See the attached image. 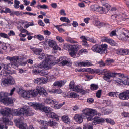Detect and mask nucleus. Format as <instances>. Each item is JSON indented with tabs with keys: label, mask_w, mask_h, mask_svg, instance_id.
<instances>
[{
	"label": "nucleus",
	"mask_w": 129,
	"mask_h": 129,
	"mask_svg": "<svg viewBox=\"0 0 129 129\" xmlns=\"http://www.w3.org/2000/svg\"><path fill=\"white\" fill-rule=\"evenodd\" d=\"M6 110L1 109L0 110V114L3 116V121L5 124L8 125H12L13 123L10 120L12 118L13 116H19L23 115L26 116H30L34 114V113L28 106H25L23 107L18 109L13 110V113L10 114L9 112L11 109L8 108H6Z\"/></svg>",
	"instance_id": "f257e3e1"
},
{
	"label": "nucleus",
	"mask_w": 129,
	"mask_h": 129,
	"mask_svg": "<svg viewBox=\"0 0 129 129\" xmlns=\"http://www.w3.org/2000/svg\"><path fill=\"white\" fill-rule=\"evenodd\" d=\"M38 58L40 59L45 58L44 61L38 65V67L41 68H48V69H49L52 66L55 65L56 63V62L54 61L55 58L52 56L42 53L38 56Z\"/></svg>",
	"instance_id": "f03ea898"
},
{
	"label": "nucleus",
	"mask_w": 129,
	"mask_h": 129,
	"mask_svg": "<svg viewBox=\"0 0 129 129\" xmlns=\"http://www.w3.org/2000/svg\"><path fill=\"white\" fill-rule=\"evenodd\" d=\"M83 112L84 114L89 117L87 118L88 121H91L94 120L92 122L93 125H96L101 123L104 122L105 120L103 118H100L96 116L94 118L93 117L97 114V111L95 110L89 108H86L83 110Z\"/></svg>",
	"instance_id": "7ed1b4c3"
},
{
	"label": "nucleus",
	"mask_w": 129,
	"mask_h": 129,
	"mask_svg": "<svg viewBox=\"0 0 129 129\" xmlns=\"http://www.w3.org/2000/svg\"><path fill=\"white\" fill-rule=\"evenodd\" d=\"M15 89V88H13L11 90L9 94L2 92H0V101L1 103L6 105H8L9 104L12 103L13 102V99L11 98L6 96L12 95L13 94V92Z\"/></svg>",
	"instance_id": "20e7f679"
},
{
	"label": "nucleus",
	"mask_w": 129,
	"mask_h": 129,
	"mask_svg": "<svg viewBox=\"0 0 129 129\" xmlns=\"http://www.w3.org/2000/svg\"><path fill=\"white\" fill-rule=\"evenodd\" d=\"M10 72H7L2 70L1 72V74L3 77H6L7 79H3L1 84L3 86H5L6 84H13L15 83L14 79L10 75Z\"/></svg>",
	"instance_id": "39448f33"
},
{
	"label": "nucleus",
	"mask_w": 129,
	"mask_h": 129,
	"mask_svg": "<svg viewBox=\"0 0 129 129\" xmlns=\"http://www.w3.org/2000/svg\"><path fill=\"white\" fill-rule=\"evenodd\" d=\"M106 5V8H105V6L100 7L96 5H92L91 6L90 9L93 11H96L99 12L101 13H106L109 10V6L107 4Z\"/></svg>",
	"instance_id": "423d86ee"
},
{
	"label": "nucleus",
	"mask_w": 129,
	"mask_h": 129,
	"mask_svg": "<svg viewBox=\"0 0 129 129\" xmlns=\"http://www.w3.org/2000/svg\"><path fill=\"white\" fill-rule=\"evenodd\" d=\"M55 58V60L54 61L56 62L55 64H56V63L59 62V63H60V66H64L68 65L71 63L70 59L66 56L61 57L56 62L55 61L56 60V58Z\"/></svg>",
	"instance_id": "0eeeda50"
},
{
	"label": "nucleus",
	"mask_w": 129,
	"mask_h": 129,
	"mask_svg": "<svg viewBox=\"0 0 129 129\" xmlns=\"http://www.w3.org/2000/svg\"><path fill=\"white\" fill-rule=\"evenodd\" d=\"M16 90L18 94L23 97L27 99L30 97V95L29 91H25L20 87L17 88Z\"/></svg>",
	"instance_id": "6e6552de"
},
{
	"label": "nucleus",
	"mask_w": 129,
	"mask_h": 129,
	"mask_svg": "<svg viewBox=\"0 0 129 129\" xmlns=\"http://www.w3.org/2000/svg\"><path fill=\"white\" fill-rule=\"evenodd\" d=\"M14 122L16 126L18 127L19 129H28L26 124L24 123L23 121L21 119L15 120Z\"/></svg>",
	"instance_id": "1a4fd4ad"
},
{
	"label": "nucleus",
	"mask_w": 129,
	"mask_h": 129,
	"mask_svg": "<svg viewBox=\"0 0 129 129\" xmlns=\"http://www.w3.org/2000/svg\"><path fill=\"white\" fill-rule=\"evenodd\" d=\"M6 59L12 62L10 63H12V66L14 67H15V66L16 65V64H19V57L18 56H14L11 57L8 56L6 58Z\"/></svg>",
	"instance_id": "9d476101"
},
{
	"label": "nucleus",
	"mask_w": 129,
	"mask_h": 129,
	"mask_svg": "<svg viewBox=\"0 0 129 129\" xmlns=\"http://www.w3.org/2000/svg\"><path fill=\"white\" fill-rule=\"evenodd\" d=\"M129 32L128 31L123 32L118 36L119 39L121 40H126L129 42Z\"/></svg>",
	"instance_id": "9b49d317"
},
{
	"label": "nucleus",
	"mask_w": 129,
	"mask_h": 129,
	"mask_svg": "<svg viewBox=\"0 0 129 129\" xmlns=\"http://www.w3.org/2000/svg\"><path fill=\"white\" fill-rule=\"evenodd\" d=\"M28 104L30 106H32L36 110H42L43 106L42 103L30 102L28 103Z\"/></svg>",
	"instance_id": "f8f14e48"
},
{
	"label": "nucleus",
	"mask_w": 129,
	"mask_h": 129,
	"mask_svg": "<svg viewBox=\"0 0 129 129\" xmlns=\"http://www.w3.org/2000/svg\"><path fill=\"white\" fill-rule=\"evenodd\" d=\"M119 98L123 100L128 99H129V90H127L122 93H119Z\"/></svg>",
	"instance_id": "ddd939ff"
},
{
	"label": "nucleus",
	"mask_w": 129,
	"mask_h": 129,
	"mask_svg": "<svg viewBox=\"0 0 129 129\" xmlns=\"http://www.w3.org/2000/svg\"><path fill=\"white\" fill-rule=\"evenodd\" d=\"M36 90L38 93L43 96H46L47 93L44 88L41 86H37L36 88Z\"/></svg>",
	"instance_id": "4468645a"
},
{
	"label": "nucleus",
	"mask_w": 129,
	"mask_h": 129,
	"mask_svg": "<svg viewBox=\"0 0 129 129\" xmlns=\"http://www.w3.org/2000/svg\"><path fill=\"white\" fill-rule=\"evenodd\" d=\"M115 73H107L105 74L103 77V78L104 80L110 82L111 81L110 80L112 77H114Z\"/></svg>",
	"instance_id": "2eb2a0df"
},
{
	"label": "nucleus",
	"mask_w": 129,
	"mask_h": 129,
	"mask_svg": "<svg viewBox=\"0 0 129 129\" xmlns=\"http://www.w3.org/2000/svg\"><path fill=\"white\" fill-rule=\"evenodd\" d=\"M46 77L37 78L35 79L34 80V82L35 84H40L46 83Z\"/></svg>",
	"instance_id": "dca6fc26"
},
{
	"label": "nucleus",
	"mask_w": 129,
	"mask_h": 129,
	"mask_svg": "<svg viewBox=\"0 0 129 129\" xmlns=\"http://www.w3.org/2000/svg\"><path fill=\"white\" fill-rule=\"evenodd\" d=\"M74 119L76 122L78 123H82L83 120L82 115L80 114H75L74 117Z\"/></svg>",
	"instance_id": "f3484780"
},
{
	"label": "nucleus",
	"mask_w": 129,
	"mask_h": 129,
	"mask_svg": "<svg viewBox=\"0 0 129 129\" xmlns=\"http://www.w3.org/2000/svg\"><path fill=\"white\" fill-rule=\"evenodd\" d=\"M80 38L82 40V44L85 47H89V45L87 42V41H88L87 37L82 36L80 37Z\"/></svg>",
	"instance_id": "a211bd4d"
},
{
	"label": "nucleus",
	"mask_w": 129,
	"mask_h": 129,
	"mask_svg": "<svg viewBox=\"0 0 129 129\" xmlns=\"http://www.w3.org/2000/svg\"><path fill=\"white\" fill-rule=\"evenodd\" d=\"M44 102L45 103L48 105L53 104L57 103L56 100L50 98H47L44 100Z\"/></svg>",
	"instance_id": "6ab92c4d"
},
{
	"label": "nucleus",
	"mask_w": 129,
	"mask_h": 129,
	"mask_svg": "<svg viewBox=\"0 0 129 129\" xmlns=\"http://www.w3.org/2000/svg\"><path fill=\"white\" fill-rule=\"evenodd\" d=\"M46 115L48 117L56 119L57 120H59L57 115L53 112H51L49 113L46 114Z\"/></svg>",
	"instance_id": "aec40b11"
},
{
	"label": "nucleus",
	"mask_w": 129,
	"mask_h": 129,
	"mask_svg": "<svg viewBox=\"0 0 129 129\" xmlns=\"http://www.w3.org/2000/svg\"><path fill=\"white\" fill-rule=\"evenodd\" d=\"M37 121L40 124L43 125L42 126L40 127V129H47V121L40 120H38Z\"/></svg>",
	"instance_id": "412c9836"
},
{
	"label": "nucleus",
	"mask_w": 129,
	"mask_h": 129,
	"mask_svg": "<svg viewBox=\"0 0 129 129\" xmlns=\"http://www.w3.org/2000/svg\"><path fill=\"white\" fill-rule=\"evenodd\" d=\"M0 46L2 49L4 50H6L7 49H9L10 45L9 44H6L5 43L3 42L0 41Z\"/></svg>",
	"instance_id": "4be33fe9"
},
{
	"label": "nucleus",
	"mask_w": 129,
	"mask_h": 129,
	"mask_svg": "<svg viewBox=\"0 0 129 129\" xmlns=\"http://www.w3.org/2000/svg\"><path fill=\"white\" fill-rule=\"evenodd\" d=\"M101 47L100 45H95L93 46L91 48V50L97 53H98L101 54L100 52L101 51Z\"/></svg>",
	"instance_id": "5701e85b"
},
{
	"label": "nucleus",
	"mask_w": 129,
	"mask_h": 129,
	"mask_svg": "<svg viewBox=\"0 0 129 129\" xmlns=\"http://www.w3.org/2000/svg\"><path fill=\"white\" fill-rule=\"evenodd\" d=\"M66 82V81H57L54 83L53 85L54 86H57L59 87H61Z\"/></svg>",
	"instance_id": "b1692460"
},
{
	"label": "nucleus",
	"mask_w": 129,
	"mask_h": 129,
	"mask_svg": "<svg viewBox=\"0 0 129 129\" xmlns=\"http://www.w3.org/2000/svg\"><path fill=\"white\" fill-rule=\"evenodd\" d=\"M30 49L36 55L39 54L42 51V49L41 48H34L31 47Z\"/></svg>",
	"instance_id": "393cba45"
},
{
	"label": "nucleus",
	"mask_w": 129,
	"mask_h": 129,
	"mask_svg": "<svg viewBox=\"0 0 129 129\" xmlns=\"http://www.w3.org/2000/svg\"><path fill=\"white\" fill-rule=\"evenodd\" d=\"M61 118L62 121L65 123L68 124L71 122L69 117L67 115L62 116Z\"/></svg>",
	"instance_id": "a878e982"
},
{
	"label": "nucleus",
	"mask_w": 129,
	"mask_h": 129,
	"mask_svg": "<svg viewBox=\"0 0 129 129\" xmlns=\"http://www.w3.org/2000/svg\"><path fill=\"white\" fill-rule=\"evenodd\" d=\"M101 50V51L100 52L101 54H103L105 53L106 51V49L107 48V45L105 44H101L100 45Z\"/></svg>",
	"instance_id": "bb28decb"
},
{
	"label": "nucleus",
	"mask_w": 129,
	"mask_h": 129,
	"mask_svg": "<svg viewBox=\"0 0 129 129\" xmlns=\"http://www.w3.org/2000/svg\"><path fill=\"white\" fill-rule=\"evenodd\" d=\"M117 54L120 55H127V50L121 49L118 50L116 52Z\"/></svg>",
	"instance_id": "cd10ccee"
},
{
	"label": "nucleus",
	"mask_w": 129,
	"mask_h": 129,
	"mask_svg": "<svg viewBox=\"0 0 129 129\" xmlns=\"http://www.w3.org/2000/svg\"><path fill=\"white\" fill-rule=\"evenodd\" d=\"M4 68L7 70H9V69L11 67H12L14 68H17L18 67L19 64H16V65L15 66V67H14L12 66V63H9L7 64H4Z\"/></svg>",
	"instance_id": "c85d7f7f"
},
{
	"label": "nucleus",
	"mask_w": 129,
	"mask_h": 129,
	"mask_svg": "<svg viewBox=\"0 0 129 129\" xmlns=\"http://www.w3.org/2000/svg\"><path fill=\"white\" fill-rule=\"evenodd\" d=\"M49 92L51 93L58 94L62 93V91L60 89H53L50 90H49Z\"/></svg>",
	"instance_id": "c756f323"
},
{
	"label": "nucleus",
	"mask_w": 129,
	"mask_h": 129,
	"mask_svg": "<svg viewBox=\"0 0 129 129\" xmlns=\"http://www.w3.org/2000/svg\"><path fill=\"white\" fill-rule=\"evenodd\" d=\"M42 110L47 114L53 111V109L48 106L43 107Z\"/></svg>",
	"instance_id": "7c9ffc66"
},
{
	"label": "nucleus",
	"mask_w": 129,
	"mask_h": 129,
	"mask_svg": "<svg viewBox=\"0 0 129 129\" xmlns=\"http://www.w3.org/2000/svg\"><path fill=\"white\" fill-rule=\"evenodd\" d=\"M75 83L73 81H71L69 84V88L73 91H76L78 87L77 86H75Z\"/></svg>",
	"instance_id": "2f4dec72"
},
{
	"label": "nucleus",
	"mask_w": 129,
	"mask_h": 129,
	"mask_svg": "<svg viewBox=\"0 0 129 129\" xmlns=\"http://www.w3.org/2000/svg\"><path fill=\"white\" fill-rule=\"evenodd\" d=\"M47 42L49 46L52 48L56 44V42L53 40L49 39Z\"/></svg>",
	"instance_id": "473e14b6"
},
{
	"label": "nucleus",
	"mask_w": 129,
	"mask_h": 129,
	"mask_svg": "<svg viewBox=\"0 0 129 129\" xmlns=\"http://www.w3.org/2000/svg\"><path fill=\"white\" fill-rule=\"evenodd\" d=\"M68 42H69L71 43H78V42L75 41L73 40V39L69 37H67L65 39Z\"/></svg>",
	"instance_id": "72a5a7b5"
},
{
	"label": "nucleus",
	"mask_w": 129,
	"mask_h": 129,
	"mask_svg": "<svg viewBox=\"0 0 129 129\" xmlns=\"http://www.w3.org/2000/svg\"><path fill=\"white\" fill-rule=\"evenodd\" d=\"M36 90H31L29 91L30 96L31 97H35L37 95L38 93L36 91Z\"/></svg>",
	"instance_id": "f704fd0d"
},
{
	"label": "nucleus",
	"mask_w": 129,
	"mask_h": 129,
	"mask_svg": "<svg viewBox=\"0 0 129 129\" xmlns=\"http://www.w3.org/2000/svg\"><path fill=\"white\" fill-rule=\"evenodd\" d=\"M113 80L115 81V83H117L119 84H121V83L123 84L124 81L123 78L122 79L119 78H114Z\"/></svg>",
	"instance_id": "c9c22d12"
},
{
	"label": "nucleus",
	"mask_w": 129,
	"mask_h": 129,
	"mask_svg": "<svg viewBox=\"0 0 129 129\" xmlns=\"http://www.w3.org/2000/svg\"><path fill=\"white\" fill-rule=\"evenodd\" d=\"M94 24L98 26V28H100L104 26L105 24L102 23H101L99 21H96L94 23Z\"/></svg>",
	"instance_id": "e433bc0d"
},
{
	"label": "nucleus",
	"mask_w": 129,
	"mask_h": 129,
	"mask_svg": "<svg viewBox=\"0 0 129 129\" xmlns=\"http://www.w3.org/2000/svg\"><path fill=\"white\" fill-rule=\"evenodd\" d=\"M61 50V48L59 47L56 44V45L53 47V52L54 53H56L57 50L60 51Z\"/></svg>",
	"instance_id": "4c0bfd02"
},
{
	"label": "nucleus",
	"mask_w": 129,
	"mask_h": 129,
	"mask_svg": "<svg viewBox=\"0 0 129 129\" xmlns=\"http://www.w3.org/2000/svg\"><path fill=\"white\" fill-rule=\"evenodd\" d=\"M69 53L71 57H74L76 56V52L74 50L71 49L69 50Z\"/></svg>",
	"instance_id": "58836bf2"
},
{
	"label": "nucleus",
	"mask_w": 129,
	"mask_h": 129,
	"mask_svg": "<svg viewBox=\"0 0 129 129\" xmlns=\"http://www.w3.org/2000/svg\"><path fill=\"white\" fill-rule=\"evenodd\" d=\"M39 75L41 76H44L48 75V71L47 70H43L40 71Z\"/></svg>",
	"instance_id": "ea45409f"
},
{
	"label": "nucleus",
	"mask_w": 129,
	"mask_h": 129,
	"mask_svg": "<svg viewBox=\"0 0 129 129\" xmlns=\"http://www.w3.org/2000/svg\"><path fill=\"white\" fill-rule=\"evenodd\" d=\"M119 92H110L108 93V95L110 96L113 97H116L117 96H118Z\"/></svg>",
	"instance_id": "a19ab883"
},
{
	"label": "nucleus",
	"mask_w": 129,
	"mask_h": 129,
	"mask_svg": "<svg viewBox=\"0 0 129 129\" xmlns=\"http://www.w3.org/2000/svg\"><path fill=\"white\" fill-rule=\"evenodd\" d=\"M44 77L46 78V83L47 81H52L54 80L55 79L53 75L49 76Z\"/></svg>",
	"instance_id": "79ce46f5"
},
{
	"label": "nucleus",
	"mask_w": 129,
	"mask_h": 129,
	"mask_svg": "<svg viewBox=\"0 0 129 129\" xmlns=\"http://www.w3.org/2000/svg\"><path fill=\"white\" fill-rule=\"evenodd\" d=\"M76 91L79 92L82 94H85L86 93V92L84 90L78 87Z\"/></svg>",
	"instance_id": "37998d69"
},
{
	"label": "nucleus",
	"mask_w": 129,
	"mask_h": 129,
	"mask_svg": "<svg viewBox=\"0 0 129 129\" xmlns=\"http://www.w3.org/2000/svg\"><path fill=\"white\" fill-rule=\"evenodd\" d=\"M47 123V126L48 125L49 126H52L54 125H57V123L56 122H55L54 121H53L50 120Z\"/></svg>",
	"instance_id": "c03bdc74"
},
{
	"label": "nucleus",
	"mask_w": 129,
	"mask_h": 129,
	"mask_svg": "<svg viewBox=\"0 0 129 129\" xmlns=\"http://www.w3.org/2000/svg\"><path fill=\"white\" fill-rule=\"evenodd\" d=\"M38 9L40 8L43 9H48V7L46 5L44 4L42 5H38L37 7Z\"/></svg>",
	"instance_id": "a18cd8bd"
},
{
	"label": "nucleus",
	"mask_w": 129,
	"mask_h": 129,
	"mask_svg": "<svg viewBox=\"0 0 129 129\" xmlns=\"http://www.w3.org/2000/svg\"><path fill=\"white\" fill-rule=\"evenodd\" d=\"M62 25L66 26V25L65 24H63L62 25L56 26V28H57L58 30L60 32H63L65 31V30L63 29L60 27V26Z\"/></svg>",
	"instance_id": "49530a36"
},
{
	"label": "nucleus",
	"mask_w": 129,
	"mask_h": 129,
	"mask_svg": "<svg viewBox=\"0 0 129 129\" xmlns=\"http://www.w3.org/2000/svg\"><path fill=\"white\" fill-rule=\"evenodd\" d=\"M20 2L18 0H14V8L16 9H18L19 7V4Z\"/></svg>",
	"instance_id": "de8ad7c7"
},
{
	"label": "nucleus",
	"mask_w": 129,
	"mask_h": 129,
	"mask_svg": "<svg viewBox=\"0 0 129 129\" xmlns=\"http://www.w3.org/2000/svg\"><path fill=\"white\" fill-rule=\"evenodd\" d=\"M98 87V85L95 84H91L90 86V88L92 90H97Z\"/></svg>",
	"instance_id": "09e8293b"
},
{
	"label": "nucleus",
	"mask_w": 129,
	"mask_h": 129,
	"mask_svg": "<svg viewBox=\"0 0 129 129\" xmlns=\"http://www.w3.org/2000/svg\"><path fill=\"white\" fill-rule=\"evenodd\" d=\"M124 81L123 84L129 85V78L125 77L123 78Z\"/></svg>",
	"instance_id": "8fccbe9b"
},
{
	"label": "nucleus",
	"mask_w": 129,
	"mask_h": 129,
	"mask_svg": "<svg viewBox=\"0 0 129 129\" xmlns=\"http://www.w3.org/2000/svg\"><path fill=\"white\" fill-rule=\"evenodd\" d=\"M60 20L63 22H65L67 23H69L70 22V21L68 19L65 17H62L60 18Z\"/></svg>",
	"instance_id": "3c124183"
},
{
	"label": "nucleus",
	"mask_w": 129,
	"mask_h": 129,
	"mask_svg": "<svg viewBox=\"0 0 129 129\" xmlns=\"http://www.w3.org/2000/svg\"><path fill=\"white\" fill-rule=\"evenodd\" d=\"M34 37L37 38L40 41L43 40L44 38L43 36L40 35H37L34 36Z\"/></svg>",
	"instance_id": "603ef678"
},
{
	"label": "nucleus",
	"mask_w": 129,
	"mask_h": 129,
	"mask_svg": "<svg viewBox=\"0 0 129 129\" xmlns=\"http://www.w3.org/2000/svg\"><path fill=\"white\" fill-rule=\"evenodd\" d=\"M79 67H85L87 66L86 61L78 63Z\"/></svg>",
	"instance_id": "864d4df0"
},
{
	"label": "nucleus",
	"mask_w": 129,
	"mask_h": 129,
	"mask_svg": "<svg viewBox=\"0 0 129 129\" xmlns=\"http://www.w3.org/2000/svg\"><path fill=\"white\" fill-rule=\"evenodd\" d=\"M105 120L107 123H108L112 125H114L115 124L114 121L112 119H110L106 118L105 119Z\"/></svg>",
	"instance_id": "5fc2aeb1"
},
{
	"label": "nucleus",
	"mask_w": 129,
	"mask_h": 129,
	"mask_svg": "<svg viewBox=\"0 0 129 129\" xmlns=\"http://www.w3.org/2000/svg\"><path fill=\"white\" fill-rule=\"evenodd\" d=\"M0 36L8 39H9L8 36L6 34L4 33H0Z\"/></svg>",
	"instance_id": "6e6d98bb"
},
{
	"label": "nucleus",
	"mask_w": 129,
	"mask_h": 129,
	"mask_svg": "<svg viewBox=\"0 0 129 129\" xmlns=\"http://www.w3.org/2000/svg\"><path fill=\"white\" fill-rule=\"evenodd\" d=\"M114 62V60L110 58H108L106 60V63L107 65H110Z\"/></svg>",
	"instance_id": "4d7b16f0"
},
{
	"label": "nucleus",
	"mask_w": 129,
	"mask_h": 129,
	"mask_svg": "<svg viewBox=\"0 0 129 129\" xmlns=\"http://www.w3.org/2000/svg\"><path fill=\"white\" fill-rule=\"evenodd\" d=\"M69 96L71 98H77L78 96V95H77L76 93L72 92L70 93Z\"/></svg>",
	"instance_id": "13d9d810"
},
{
	"label": "nucleus",
	"mask_w": 129,
	"mask_h": 129,
	"mask_svg": "<svg viewBox=\"0 0 129 129\" xmlns=\"http://www.w3.org/2000/svg\"><path fill=\"white\" fill-rule=\"evenodd\" d=\"M56 39L60 43H62L64 41V39L62 37L59 36H57Z\"/></svg>",
	"instance_id": "bf43d9fd"
},
{
	"label": "nucleus",
	"mask_w": 129,
	"mask_h": 129,
	"mask_svg": "<svg viewBox=\"0 0 129 129\" xmlns=\"http://www.w3.org/2000/svg\"><path fill=\"white\" fill-rule=\"evenodd\" d=\"M108 43L110 45L113 46L115 45L116 44L115 42L113 40L111 39L110 38L109 39Z\"/></svg>",
	"instance_id": "052dcab7"
},
{
	"label": "nucleus",
	"mask_w": 129,
	"mask_h": 129,
	"mask_svg": "<svg viewBox=\"0 0 129 129\" xmlns=\"http://www.w3.org/2000/svg\"><path fill=\"white\" fill-rule=\"evenodd\" d=\"M21 33H26V34L27 35H33V34L31 33H29V32L27 30H26L22 29L21 31Z\"/></svg>",
	"instance_id": "680f3d73"
},
{
	"label": "nucleus",
	"mask_w": 129,
	"mask_h": 129,
	"mask_svg": "<svg viewBox=\"0 0 129 129\" xmlns=\"http://www.w3.org/2000/svg\"><path fill=\"white\" fill-rule=\"evenodd\" d=\"M34 25L33 22L29 23L26 24L24 26L25 28H27L30 26H33Z\"/></svg>",
	"instance_id": "e2e57ef3"
},
{
	"label": "nucleus",
	"mask_w": 129,
	"mask_h": 129,
	"mask_svg": "<svg viewBox=\"0 0 129 129\" xmlns=\"http://www.w3.org/2000/svg\"><path fill=\"white\" fill-rule=\"evenodd\" d=\"M112 18L114 19H115L116 20H117L118 18H120V16H119V15H112L111 16Z\"/></svg>",
	"instance_id": "0e129e2a"
},
{
	"label": "nucleus",
	"mask_w": 129,
	"mask_h": 129,
	"mask_svg": "<svg viewBox=\"0 0 129 129\" xmlns=\"http://www.w3.org/2000/svg\"><path fill=\"white\" fill-rule=\"evenodd\" d=\"M86 72H88L91 73H94V70L92 69L89 68L86 69Z\"/></svg>",
	"instance_id": "69168bd1"
},
{
	"label": "nucleus",
	"mask_w": 129,
	"mask_h": 129,
	"mask_svg": "<svg viewBox=\"0 0 129 129\" xmlns=\"http://www.w3.org/2000/svg\"><path fill=\"white\" fill-rule=\"evenodd\" d=\"M57 103L55 104H55L54 107V108L55 109H60V107H59V104H58V102L56 101Z\"/></svg>",
	"instance_id": "338daca9"
},
{
	"label": "nucleus",
	"mask_w": 129,
	"mask_h": 129,
	"mask_svg": "<svg viewBox=\"0 0 129 129\" xmlns=\"http://www.w3.org/2000/svg\"><path fill=\"white\" fill-rule=\"evenodd\" d=\"M38 23L39 25L41 26H44L45 25V24L41 20H40L38 21Z\"/></svg>",
	"instance_id": "774afa93"
}]
</instances>
